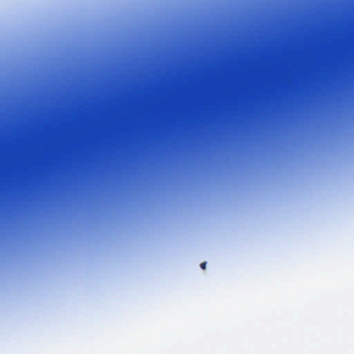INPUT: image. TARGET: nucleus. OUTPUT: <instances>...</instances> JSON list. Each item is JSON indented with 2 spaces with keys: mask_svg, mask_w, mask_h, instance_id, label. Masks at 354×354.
I'll return each mask as SVG.
<instances>
[{
  "mask_svg": "<svg viewBox=\"0 0 354 354\" xmlns=\"http://www.w3.org/2000/svg\"><path fill=\"white\" fill-rule=\"evenodd\" d=\"M89 185H91V180H89Z\"/></svg>",
  "mask_w": 354,
  "mask_h": 354,
  "instance_id": "nucleus-4",
  "label": "nucleus"
},
{
  "mask_svg": "<svg viewBox=\"0 0 354 354\" xmlns=\"http://www.w3.org/2000/svg\"><path fill=\"white\" fill-rule=\"evenodd\" d=\"M89 185H91V180H89Z\"/></svg>",
  "mask_w": 354,
  "mask_h": 354,
  "instance_id": "nucleus-5",
  "label": "nucleus"
},
{
  "mask_svg": "<svg viewBox=\"0 0 354 354\" xmlns=\"http://www.w3.org/2000/svg\"><path fill=\"white\" fill-rule=\"evenodd\" d=\"M89 185H91V180H89Z\"/></svg>",
  "mask_w": 354,
  "mask_h": 354,
  "instance_id": "nucleus-6",
  "label": "nucleus"
},
{
  "mask_svg": "<svg viewBox=\"0 0 354 354\" xmlns=\"http://www.w3.org/2000/svg\"><path fill=\"white\" fill-rule=\"evenodd\" d=\"M201 267L202 269L205 270L206 268V262H203L201 264Z\"/></svg>",
  "mask_w": 354,
  "mask_h": 354,
  "instance_id": "nucleus-3",
  "label": "nucleus"
},
{
  "mask_svg": "<svg viewBox=\"0 0 354 354\" xmlns=\"http://www.w3.org/2000/svg\"><path fill=\"white\" fill-rule=\"evenodd\" d=\"M83 159L85 179L88 174V90L85 84L83 106Z\"/></svg>",
  "mask_w": 354,
  "mask_h": 354,
  "instance_id": "nucleus-1",
  "label": "nucleus"
},
{
  "mask_svg": "<svg viewBox=\"0 0 354 354\" xmlns=\"http://www.w3.org/2000/svg\"><path fill=\"white\" fill-rule=\"evenodd\" d=\"M90 145H91V110L90 109ZM91 147H90V149Z\"/></svg>",
  "mask_w": 354,
  "mask_h": 354,
  "instance_id": "nucleus-2",
  "label": "nucleus"
}]
</instances>
